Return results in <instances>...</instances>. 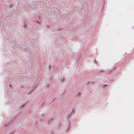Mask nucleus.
Instances as JSON below:
<instances>
[{
	"label": "nucleus",
	"instance_id": "nucleus-1",
	"mask_svg": "<svg viewBox=\"0 0 134 134\" xmlns=\"http://www.w3.org/2000/svg\"><path fill=\"white\" fill-rule=\"evenodd\" d=\"M74 109H73L71 111V113L72 114H73L74 113Z\"/></svg>",
	"mask_w": 134,
	"mask_h": 134
},
{
	"label": "nucleus",
	"instance_id": "nucleus-2",
	"mask_svg": "<svg viewBox=\"0 0 134 134\" xmlns=\"http://www.w3.org/2000/svg\"><path fill=\"white\" fill-rule=\"evenodd\" d=\"M24 27L25 28H26V25H25L24 26Z\"/></svg>",
	"mask_w": 134,
	"mask_h": 134
},
{
	"label": "nucleus",
	"instance_id": "nucleus-3",
	"mask_svg": "<svg viewBox=\"0 0 134 134\" xmlns=\"http://www.w3.org/2000/svg\"><path fill=\"white\" fill-rule=\"evenodd\" d=\"M80 93H78V94H79V95L80 94Z\"/></svg>",
	"mask_w": 134,
	"mask_h": 134
}]
</instances>
